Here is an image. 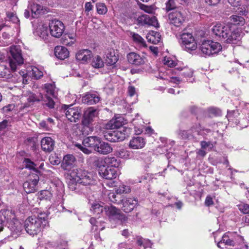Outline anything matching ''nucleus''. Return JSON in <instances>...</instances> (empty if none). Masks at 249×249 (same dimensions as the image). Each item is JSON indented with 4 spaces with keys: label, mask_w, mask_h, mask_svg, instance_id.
<instances>
[{
    "label": "nucleus",
    "mask_w": 249,
    "mask_h": 249,
    "mask_svg": "<svg viewBox=\"0 0 249 249\" xmlns=\"http://www.w3.org/2000/svg\"><path fill=\"white\" fill-rule=\"evenodd\" d=\"M47 218V214L46 213H40L37 217H29L25 221L26 231L30 235L37 234L41 231L42 227L46 224Z\"/></svg>",
    "instance_id": "nucleus-1"
},
{
    "label": "nucleus",
    "mask_w": 249,
    "mask_h": 249,
    "mask_svg": "<svg viewBox=\"0 0 249 249\" xmlns=\"http://www.w3.org/2000/svg\"><path fill=\"white\" fill-rule=\"evenodd\" d=\"M8 62L13 71H15L18 67L23 64L24 59L21 50L19 46H12L10 47Z\"/></svg>",
    "instance_id": "nucleus-2"
},
{
    "label": "nucleus",
    "mask_w": 249,
    "mask_h": 249,
    "mask_svg": "<svg viewBox=\"0 0 249 249\" xmlns=\"http://www.w3.org/2000/svg\"><path fill=\"white\" fill-rule=\"evenodd\" d=\"M27 100L28 102L25 104L23 106L21 107V108H24L28 107L36 102L42 101L43 105L46 106L49 108H53L54 106V102L51 98L48 96L46 97V99H44V97L41 93H39L38 95H36L33 92H28L27 95Z\"/></svg>",
    "instance_id": "nucleus-3"
},
{
    "label": "nucleus",
    "mask_w": 249,
    "mask_h": 249,
    "mask_svg": "<svg viewBox=\"0 0 249 249\" xmlns=\"http://www.w3.org/2000/svg\"><path fill=\"white\" fill-rule=\"evenodd\" d=\"M202 53L206 56L217 53L222 49L221 44L210 40H203L199 47Z\"/></svg>",
    "instance_id": "nucleus-4"
},
{
    "label": "nucleus",
    "mask_w": 249,
    "mask_h": 249,
    "mask_svg": "<svg viewBox=\"0 0 249 249\" xmlns=\"http://www.w3.org/2000/svg\"><path fill=\"white\" fill-rule=\"evenodd\" d=\"M72 174V177L74 180L77 181L83 187L93 184L94 183L91 175L81 169H76V171L73 172Z\"/></svg>",
    "instance_id": "nucleus-5"
},
{
    "label": "nucleus",
    "mask_w": 249,
    "mask_h": 249,
    "mask_svg": "<svg viewBox=\"0 0 249 249\" xmlns=\"http://www.w3.org/2000/svg\"><path fill=\"white\" fill-rule=\"evenodd\" d=\"M98 115L97 109L92 107H89L87 109L84 115V119L82 123L84 125L83 128L85 134H88L89 132L93 131V128L90 126V124L94 118Z\"/></svg>",
    "instance_id": "nucleus-6"
},
{
    "label": "nucleus",
    "mask_w": 249,
    "mask_h": 249,
    "mask_svg": "<svg viewBox=\"0 0 249 249\" xmlns=\"http://www.w3.org/2000/svg\"><path fill=\"white\" fill-rule=\"evenodd\" d=\"M180 41L187 51H194L197 48V43L191 33H182L180 35Z\"/></svg>",
    "instance_id": "nucleus-7"
},
{
    "label": "nucleus",
    "mask_w": 249,
    "mask_h": 249,
    "mask_svg": "<svg viewBox=\"0 0 249 249\" xmlns=\"http://www.w3.org/2000/svg\"><path fill=\"white\" fill-rule=\"evenodd\" d=\"M62 109L65 112L66 117L71 122H76L81 117V110L77 107H73L72 105H64Z\"/></svg>",
    "instance_id": "nucleus-8"
},
{
    "label": "nucleus",
    "mask_w": 249,
    "mask_h": 249,
    "mask_svg": "<svg viewBox=\"0 0 249 249\" xmlns=\"http://www.w3.org/2000/svg\"><path fill=\"white\" fill-rule=\"evenodd\" d=\"M49 29L50 33L52 36L56 38H59L64 33L65 26L61 21L53 19L49 23Z\"/></svg>",
    "instance_id": "nucleus-9"
},
{
    "label": "nucleus",
    "mask_w": 249,
    "mask_h": 249,
    "mask_svg": "<svg viewBox=\"0 0 249 249\" xmlns=\"http://www.w3.org/2000/svg\"><path fill=\"white\" fill-rule=\"evenodd\" d=\"M230 26L228 24L216 23L212 28V32L219 40L222 41L223 38H226V35H228L230 32Z\"/></svg>",
    "instance_id": "nucleus-10"
},
{
    "label": "nucleus",
    "mask_w": 249,
    "mask_h": 249,
    "mask_svg": "<svg viewBox=\"0 0 249 249\" xmlns=\"http://www.w3.org/2000/svg\"><path fill=\"white\" fill-rule=\"evenodd\" d=\"M39 180V178L37 175L30 176L28 180L25 181L23 184L25 192L27 194L35 193L37 190Z\"/></svg>",
    "instance_id": "nucleus-11"
},
{
    "label": "nucleus",
    "mask_w": 249,
    "mask_h": 249,
    "mask_svg": "<svg viewBox=\"0 0 249 249\" xmlns=\"http://www.w3.org/2000/svg\"><path fill=\"white\" fill-rule=\"evenodd\" d=\"M168 17L170 22L177 27L181 26L185 20L184 15L179 10L170 12Z\"/></svg>",
    "instance_id": "nucleus-12"
},
{
    "label": "nucleus",
    "mask_w": 249,
    "mask_h": 249,
    "mask_svg": "<svg viewBox=\"0 0 249 249\" xmlns=\"http://www.w3.org/2000/svg\"><path fill=\"white\" fill-rule=\"evenodd\" d=\"M103 133L105 138L110 142L122 141L125 138V134L120 131H107Z\"/></svg>",
    "instance_id": "nucleus-13"
},
{
    "label": "nucleus",
    "mask_w": 249,
    "mask_h": 249,
    "mask_svg": "<svg viewBox=\"0 0 249 249\" xmlns=\"http://www.w3.org/2000/svg\"><path fill=\"white\" fill-rule=\"evenodd\" d=\"M99 174L101 177L106 179L111 180L117 177L116 169L110 166H103L100 167Z\"/></svg>",
    "instance_id": "nucleus-14"
},
{
    "label": "nucleus",
    "mask_w": 249,
    "mask_h": 249,
    "mask_svg": "<svg viewBox=\"0 0 249 249\" xmlns=\"http://www.w3.org/2000/svg\"><path fill=\"white\" fill-rule=\"evenodd\" d=\"M106 214L110 218L118 219L119 220L125 221L126 217L121 213L119 209L113 206L106 207Z\"/></svg>",
    "instance_id": "nucleus-15"
},
{
    "label": "nucleus",
    "mask_w": 249,
    "mask_h": 249,
    "mask_svg": "<svg viewBox=\"0 0 249 249\" xmlns=\"http://www.w3.org/2000/svg\"><path fill=\"white\" fill-rule=\"evenodd\" d=\"M100 101L101 97L96 92H87L82 98L83 103L90 105L96 104Z\"/></svg>",
    "instance_id": "nucleus-16"
},
{
    "label": "nucleus",
    "mask_w": 249,
    "mask_h": 249,
    "mask_svg": "<svg viewBox=\"0 0 249 249\" xmlns=\"http://www.w3.org/2000/svg\"><path fill=\"white\" fill-rule=\"evenodd\" d=\"M127 58L129 63L136 66L143 65L145 62V58L143 56H141L134 52L129 53Z\"/></svg>",
    "instance_id": "nucleus-17"
},
{
    "label": "nucleus",
    "mask_w": 249,
    "mask_h": 249,
    "mask_svg": "<svg viewBox=\"0 0 249 249\" xmlns=\"http://www.w3.org/2000/svg\"><path fill=\"white\" fill-rule=\"evenodd\" d=\"M138 23L141 25H152L155 26L158 24V21L155 17H150L148 15H143L138 17Z\"/></svg>",
    "instance_id": "nucleus-18"
},
{
    "label": "nucleus",
    "mask_w": 249,
    "mask_h": 249,
    "mask_svg": "<svg viewBox=\"0 0 249 249\" xmlns=\"http://www.w3.org/2000/svg\"><path fill=\"white\" fill-rule=\"evenodd\" d=\"M121 202L123 203L122 209L125 213L132 211L138 204V200L135 198H127Z\"/></svg>",
    "instance_id": "nucleus-19"
},
{
    "label": "nucleus",
    "mask_w": 249,
    "mask_h": 249,
    "mask_svg": "<svg viewBox=\"0 0 249 249\" xmlns=\"http://www.w3.org/2000/svg\"><path fill=\"white\" fill-rule=\"evenodd\" d=\"M226 36V38H223L222 41L226 43H236L241 38L240 33L238 31L232 30L231 26L230 32Z\"/></svg>",
    "instance_id": "nucleus-20"
},
{
    "label": "nucleus",
    "mask_w": 249,
    "mask_h": 249,
    "mask_svg": "<svg viewBox=\"0 0 249 249\" xmlns=\"http://www.w3.org/2000/svg\"><path fill=\"white\" fill-rule=\"evenodd\" d=\"M226 36V38H223L222 41L226 43H236L241 38L240 33L238 31L232 30L231 26L230 32Z\"/></svg>",
    "instance_id": "nucleus-21"
},
{
    "label": "nucleus",
    "mask_w": 249,
    "mask_h": 249,
    "mask_svg": "<svg viewBox=\"0 0 249 249\" xmlns=\"http://www.w3.org/2000/svg\"><path fill=\"white\" fill-rule=\"evenodd\" d=\"M41 147L44 151L50 152L54 149V141L50 137H44L41 141Z\"/></svg>",
    "instance_id": "nucleus-22"
},
{
    "label": "nucleus",
    "mask_w": 249,
    "mask_h": 249,
    "mask_svg": "<svg viewBox=\"0 0 249 249\" xmlns=\"http://www.w3.org/2000/svg\"><path fill=\"white\" fill-rule=\"evenodd\" d=\"M92 56L91 52L87 49L79 51L76 54V59L82 63L88 62Z\"/></svg>",
    "instance_id": "nucleus-23"
},
{
    "label": "nucleus",
    "mask_w": 249,
    "mask_h": 249,
    "mask_svg": "<svg viewBox=\"0 0 249 249\" xmlns=\"http://www.w3.org/2000/svg\"><path fill=\"white\" fill-rule=\"evenodd\" d=\"M124 124V123L122 117L113 118L104 125V128L107 130L117 129Z\"/></svg>",
    "instance_id": "nucleus-24"
},
{
    "label": "nucleus",
    "mask_w": 249,
    "mask_h": 249,
    "mask_svg": "<svg viewBox=\"0 0 249 249\" xmlns=\"http://www.w3.org/2000/svg\"><path fill=\"white\" fill-rule=\"evenodd\" d=\"M100 139L95 136L87 137L84 139L82 144L86 147L93 148L95 150L100 144Z\"/></svg>",
    "instance_id": "nucleus-25"
},
{
    "label": "nucleus",
    "mask_w": 249,
    "mask_h": 249,
    "mask_svg": "<svg viewBox=\"0 0 249 249\" xmlns=\"http://www.w3.org/2000/svg\"><path fill=\"white\" fill-rule=\"evenodd\" d=\"M145 142L143 138L136 137L133 138L130 141L129 146L133 149H138L144 147Z\"/></svg>",
    "instance_id": "nucleus-26"
},
{
    "label": "nucleus",
    "mask_w": 249,
    "mask_h": 249,
    "mask_svg": "<svg viewBox=\"0 0 249 249\" xmlns=\"http://www.w3.org/2000/svg\"><path fill=\"white\" fill-rule=\"evenodd\" d=\"M235 242L233 239L231 238L228 234H225L223 235L220 241L217 242V247L221 249H224L225 246H234Z\"/></svg>",
    "instance_id": "nucleus-27"
},
{
    "label": "nucleus",
    "mask_w": 249,
    "mask_h": 249,
    "mask_svg": "<svg viewBox=\"0 0 249 249\" xmlns=\"http://www.w3.org/2000/svg\"><path fill=\"white\" fill-rule=\"evenodd\" d=\"M54 54L58 59L64 60L69 56V52L66 48L57 46L54 49Z\"/></svg>",
    "instance_id": "nucleus-28"
},
{
    "label": "nucleus",
    "mask_w": 249,
    "mask_h": 249,
    "mask_svg": "<svg viewBox=\"0 0 249 249\" xmlns=\"http://www.w3.org/2000/svg\"><path fill=\"white\" fill-rule=\"evenodd\" d=\"M95 151L102 154H107L112 152V148L108 143L100 140Z\"/></svg>",
    "instance_id": "nucleus-29"
},
{
    "label": "nucleus",
    "mask_w": 249,
    "mask_h": 249,
    "mask_svg": "<svg viewBox=\"0 0 249 249\" xmlns=\"http://www.w3.org/2000/svg\"><path fill=\"white\" fill-rule=\"evenodd\" d=\"M75 157L72 155H67L64 156L62 162V166L65 170H68L74 163Z\"/></svg>",
    "instance_id": "nucleus-30"
},
{
    "label": "nucleus",
    "mask_w": 249,
    "mask_h": 249,
    "mask_svg": "<svg viewBox=\"0 0 249 249\" xmlns=\"http://www.w3.org/2000/svg\"><path fill=\"white\" fill-rule=\"evenodd\" d=\"M146 38L149 42L156 44L160 41L161 36L158 32L152 31L147 35Z\"/></svg>",
    "instance_id": "nucleus-31"
},
{
    "label": "nucleus",
    "mask_w": 249,
    "mask_h": 249,
    "mask_svg": "<svg viewBox=\"0 0 249 249\" xmlns=\"http://www.w3.org/2000/svg\"><path fill=\"white\" fill-rule=\"evenodd\" d=\"M118 60V56L116 55L114 50H112L107 53L106 61L107 65H113L117 62Z\"/></svg>",
    "instance_id": "nucleus-32"
},
{
    "label": "nucleus",
    "mask_w": 249,
    "mask_h": 249,
    "mask_svg": "<svg viewBox=\"0 0 249 249\" xmlns=\"http://www.w3.org/2000/svg\"><path fill=\"white\" fill-rule=\"evenodd\" d=\"M105 163L107 166H110L112 168H116L119 167L120 161L114 157H107L104 160Z\"/></svg>",
    "instance_id": "nucleus-33"
},
{
    "label": "nucleus",
    "mask_w": 249,
    "mask_h": 249,
    "mask_svg": "<svg viewBox=\"0 0 249 249\" xmlns=\"http://www.w3.org/2000/svg\"><path fill=\"white\" fill-rule=\"evenodd\" d=\"M106 208V206H104L103 203L101 204L99 203H94L92 204L90 211L94 214L98 215L102 213L104 211H105Z\"/></svg>",
    "instance_id": "nucleus-34"
},
{
    "label": "nucleus",
    "mask_w": 249,
    "mask_h": 249,
    "mask_svg": "<svg viewBox=\"0 0 249 249\" xmlns=\"http://www.w3.org/2000/svg\"><path fill=\"white\" fill-rule=\"evenodd\" d=\"M69 188L72 191H75L78 193L84 192V187L77 181H71L69 183Z\"/></svg>",
    "instance_id": "nucleus-35"
},
{
    "label": "nucleus",
    "mask_w": 249,
    "mask_h": 249,
    "mask_svg": "<svg viewBox=\"0 0 249 249\" xmlns=\"http://www.w3.org/2000/svg\"><path fill=\"white\" fill-rule=\"evenodd\" d=\"M30 9L32 12V16L33 18L37 17V15L43 13L42 7L38 4H33L30 6Z\"/></svg>",
    "instance_id": "nucleus-36"
},
{
    "label": "nucleus",
    "mask_w": 249,
    "mask_h": 249,
    "mask_svg": "<svg viewBox=\"0 0 249 249\" xmlns=\"http://www.w3.org/2000/svg\"><path fill=\"white\" fill-rule=\"evenodd\" d=\"M117 156L123 159H130L132 157L131 152L124 149H121L116 151Z\"/></svg>",
    "instance_id": "nucleus-37"
},
{
    "label": "nucleus",
    "mask_w": 249,
    "mask_h": 249,
    "mask_svg": "<svg viewBox=\"0 0 249 249\" xmlns=\"http://www.w3.org/2000/svg\"><path fill=\"white\" fill-rule=\"evenodd\" d=\"M44 87L47 94L44 97V99H46V96L50 97L49 95H52L53 97H55V87L53 84H46Z\"/></svg>",
    "instance_id": "nucleus-38"
},
{
    "label": "nucleus",
    "mask_w": 249,
    "mask_h": 249,
    "mask_svg": "<svg viewBox=\"0 0 249 249\" xmlns=\"http://www.w3.org/2000/svg\"><path fill=\"white\" fill-rule=\"evenodd\" d=\"M165 10L166 12L174 11L176 10H179L177 8V5L175 0H168L165 3Z\"/></svg>",
    "instance_id": "nucleus-39"
},
{
    "label": "nucleus",
    "mask_w": 249,
    "mask_h": 249,
    "mask_svg": "<svg viewBox=\"0 0 249 249\" xmlns=\"http://www.w3.org/2000/svg\"><path fill=\"white\" fill-rule=\"evenodd\" d=\"M91 65L95 68H100L104 66V64L101 57L97 55L93 58Z\"/></svg>",
    "instance_id": "nucleus-40"
},
{
    "label": "nucleus",
    "mask_w": 249,
    "mask_h": 249,
    "mask_svg": "<svg viewBox=\"0 0 249 249\" xmlns=\"http://www.w3.org/2000/svg\"><path fill=\"white\" fill-rule=\"evenodd\" d=\"M25 167L30 170H32L36 172H38L36 168V164L29 159H25L23 161Z\"/></svg>",
    "instance_id": "nucleus-41"
},
{
    "label": "nucleus",
    "mask_w": 249,
    "mask_h": 249,
    "mask_svg": "<svg viewBox=\"0 0 249 249\" xmlns=\"http://www.w3.org/2000/svg\"><path fill=\"white\" fill-rule=\"evenodd\" d=\"M231 21L234 24L243 25L245 23L243 17L237 15H232L230 17Z\"/></svg>",
    "instance_id": "nucleus-42"
},
{
    "label": "nucleus",
    "mask_w": 249,
    "mask_h": 249,
    "mask_svg": "<svg viewBox=\"0 0 249 249\" xmlns=\"http://www.w3.org/2000/svg\"><path fill=\"white\" fill-rule=\"evenodd\" d=\"M30 74L35 79H40L43 75V73L36 67H34L30 72Z\"/></svg>",
    "instance_id": "nucleus-43"
},
{
    "label": "nucleus",
    "mask_w": 249,
    "mask_h": 249,
    "mask_svg": "<svg viewBox=\"0 0 249 249\" xmlns=\"http://www.w3.org/2000/svg\"><path fill=\"white\" fill-rule=\"evenodd\" d=\"M97 12L99 14L105 15L107 12V8L104 3L98 2L96 4Z\"/></svg>",
    "instance_id": "nucleus-44"
},
{
    "label": "nucleus",
    "mask_w": 249,
    "mask_h": 249,
    "mask_svg": "<svg viewBox=\"0 0 249 249\" xmlns=\"http://www.w3.org/2000/svg\"><path fill=\"white\" fill-rule=\"evenodd\" d=\"M11 212L8 210H2L0 212V231H2L3 222L4 220L8 221V218L5 216L6 214H8Z\"/></svg>",
    "instance_id": "nucleus-45"
},
{
    "label": "nucleus",
    "mask_w": 249,
    "mask_h": 249,
    "mask_svg": "<svg viewBox=\"0 0 249 249\" xmlns=\"http://www.w3.org/2000/svg\"><path fill=\"white\" fill-rule=\"evenodd\" d=\"M132 38L134 41L137 42L141 46H142L143 47L146 46V43L144 40L139 35L135 33H133Z\"/></svg>",
    "instance_id": "nucleus-46"
},
{
    "label": "nucleus",
    "mask_w": 249,
    "mask_h": 249,
    "mask_svg": "<svg viewBox=\"0 0 249 249\" xmlns=\"http://www.w3.org/2000/svg\"><path fill=\"white\" fill-rule=\"evenodd\" d=\"M6 18L7 19L12 21L13 23H18L19 22V19L16 14L14 12H6Z\"/></svg>",
    "instance_id": "nucleus-47"
},
{
    "label": "nucleus",
    "mask_w": 249,
    "mask_h": 249,
    "mask_svg": "<svg viewBox=\"0 0 249 249\" xmlns=\"http://www.w3.org/2000/svg\"><path fill=\"white\" fill-rule=\"evenodd\" d=\"M119 194L116 195L114 193H111L108 195V197L110 201L114 203L119 204L122 199L119 197Z\"/></svg>",
    "instance_id": "nucleus-48"
},
{
    "label": "nucleus",
    "mask_w": 249,
    "mask_h": 249,
    "mask_svg": "<svg viewBox=\"0 0 249 249\" xmlns=\"http://www.w3.org/2000/svg\"><path fill=\"white\" fill-rule=\"evenodd\" d=\"M116 193L117 194H121L124 193H127L129 192L130 188L128 186L125 185L120 186L116 190Z\"/></svg>",
    "instance_id": "nucleus-49"
},
{
    "label": "nucleus",
    "mask_w": 249,
    "mask_h": 249,
    "mask_svg": "<svg viewBox=\"0 0 249 249\" xmlns=\"http://www.w3.org/2000/svg\"><path fill=\"white\" fill-rule=\"evenodd\" d=\"M238 209L243 213H249V204H242L239 205Z\"/></svg>",
    "instance_id": "nucleus-50"
},
{
    "label": "nucleus",
    "mask_w": 249,
    "mask_h": 249,
    "mask_svg": "<svg viewBox=\"0 0 249 249\" xmlns=\"http://www.w3.org/2000/svg\"><path fill=\"white\" fill-rule=\"evenodd\" d=\"M8 69L4 65L0 64V77H3L8 74Z\"/></svg>",
    "instance_id": "nucleus-51"
},
{
    "label": "nucleus",
    "mask_w": 249,
    "mask_h": 249,
    "mask_svg": "<svg viewBox=\"0 0 249 249\" xmlns=\"http://www.w3.org/2000/svg\"><path fill=\"white\" fill-rule=\"evenodd\" d=\"M51 193L48 190H42L40 191V197L41 199H47L51 196Z\"/></svg>",
    "instance_id": "nucleus-52"
},
{
    "label": "nucleus",
    "mask_w": 249,
    "mask_h": 249,
    "mask_svg": "<svg viewBox=\"0 0 249 249\" xmlns=\"http://www.w3.org/2000/svg\"><path fill=\"white\" fill-rule=\"evenodd\" d=\"M19 73L21 76V80L22 81V83L24 84H27L28 83V76L26 71H20L19 72Z\"/></svg>",
    "instance_id": "nucleus-53"
},
{
    "label": "nucleus",
    "mask_w": 249,
    "mask_h": 249,
    "mask_svg": "<svg viewBox=\"0 0 249 249\" xmlns=\"http://www.w3.org/2000/svg\"><path fill=\"white\" fill-rule=\"evenodd\" d=\"M93 9V5L90 2H87L85 4V13L88 16L89 12Z\"/></svg>",
    "instance_id": "nucleus-54"
},
{
    "label": "nucleus",
    "mask_w": 249,
    "mask_h": 249,
    "mask_svg": "<svg viewBox=\"0 0 249 249\" xmlns=\"http://www.w3.org/2000/svg\"><path fill=\"white\" fill-rule=\"evenodd\" d=\"M202 148L206 149L208 147L211 149L213 147V143L211 142L202 141L200 142Z\"/></svg>",
    "instance_id": "nucleus-55"
},
{
    "label": "nucleus",
    "mask_w": 249,
    "mask_h": 249,
    "mask_svg": "<svg viewBox=\"0 0 249 249\" xmlns=\"http://www.w3.org/2000/svg\"><path fill=\"white\" fill-rule=\"evenodd\" d=\"M141 8L147 13H152L153 12V8L151 6H147L144 4L141 5Z\"/></svg>",
    "instance_id": "nucleus-56"
},
{
    "label": "nucleus",
    "mask_w": 249,
    "mask_h": 249,
    "mask_svg": "<svg viewBox=\"0 0 249 249\" xmlns=\"http://www.w3.org/2000/svg\"><path fill=\"white\" fill-rule=\"evenodd\" d=\"M164 64L170 67H173L176 66V62L170 58H165Z\"/></svg>",
    "instance_id": "nucleus-57"
},
{
    "label": "nucleus",
    "mask_w": 249,
    "mask_h": 249,
    "mask_svg": "<svg viewBox=\"0 0 249 249\" xmlns=\"http://www.w3.org/2000/svg\"><path fill=\"white\" fill-rule=\"evenodd\" d=\"M182 74L186 77H191L193 75V71L191 69L188 68H184Z\"/></svg>",
    "instance_id": "nucleus-58"
},
{
    "label": "nucleus",
    "mask_w": 249,
    "mask_h": 249,
    "mask_svg": "<svg viewBox=\"0 0 249 249\" xmlns=\"http://www.w3.org/2000/svg\"><path fill=\"white\" fill-rule=\"evenodd\" d=\"M75 145L85 154H89L90 152V150L86 147H84L80 144H76Z\"/></svg>",
    "instance_id": "nucleus-59"
},
{
    "label": "nucleus",
    "mask_w": 249,
    "mask_h": 249,
    "mask_svg": "<svg viewBox=\"0 0 249 249\" xmlns=\"http://www.w3.org/2000/svg\"><path fill=\"white\" fill-rule=\"evenodd\" d=\"M228 2L232 6L237 7L240 5L241 0H227Z\"/></svg>",
    "instance_id": "nucleus-60"
},
{
    "label": "nucleus",
    "mask_w": 249,
    "mask_h": 249,
    "mask_svg": "<svg viewBox=\"0 0 249 249\" xmlns=\"http://www.w3.org/2000/svg\"><path fill=\"white\" fill-rule=\"evenodd\" d=\"M8 122L6 120L0 122V131L3 130L8 126Z\"/></svg>",
    "instance_id": "nucleus-61"
},
{
    "label": "nucleus",
    "mask_w": 249,
    "mask_h": 249,
    "mask_svg": "<svg viewBox=\"0 0 249 249\" xmlns=\"http://www.w3.org/2000/svg\"><path fill=\"white\" fill-rule=\"evenodd\" d=\"M128 93L130 96H133L136 93L135 88L133 86H129L128 88Z\"/></svg>",
    "instance_id": "nucleus-62"
},
{
    "label": "nucleus",
    "mask_w": 249,
    "mask_h": 249,
    "mask_svg": "<svg viewBox=\"0 0 249 249\" xmlns=\"http://www.w3.org/2000/svg\"><path fill=\"white\" fill-rule=\"evenodd\" d=\"M152 245V243L149 240L145 239H144L143 247L144 249L148 247L151 248Z\"/></svg>",
    "instance_id": "nucleus-63"
},
{
    "label": "nucleus",
    "mask_w": 249,
    "mask_h": 249,
    "mask_svg": "<svg viewBox=\"0 0 249 249\" xmlns=\"http://www.w3.org/2000/svg\"><path fill=\"white\" fill-rule=\"evenodd\" d=\"M14 108V106L13 105H9L7 106L3 107V110L4 112H7L12 110Z\"/></svg>",
    "instance_id": "nucleus-64"
}]
</instances>
